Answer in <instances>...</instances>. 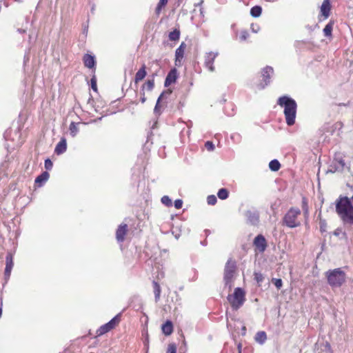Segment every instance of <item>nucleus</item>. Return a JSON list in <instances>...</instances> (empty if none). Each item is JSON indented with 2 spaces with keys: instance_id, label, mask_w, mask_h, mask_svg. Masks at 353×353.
Wrapping results in <instances>:
<instances>
[{
  "instance_id": "obj_1",
  "label": "nucleus",
  "mask_w": 353,
  "mask_h": 353,
  "mask_svg": "<svg viewBox=\"0 0 353 353\" xmlns=\"http://www.w3.org/2000/svg\"><path fill=\"white\" fill-rule=\"evenodd\" d=\"M336 212L345 224L353 225V205L347 196H340L336 201Z\"/></svg>"
},
{
  "instance_id": "obj_2",
  "label": "nucleus",
  "mask_w": 353,
  "mask_h": 353,
  "mask_svg": "<svg viewBox=\"0 0 353 353\" xmlns=\"http://www.w3.org/2000/svg\"><path fill=\"white\" fill-rule=\"evenodd\" d=\"M277 104L283 108L287 125L289 126L293 125L295 123L296 117V102L288 96H283L279 98Z\"/></svg>"
},
{
  "instance_id": "obj_3",
  "label": "nucleus",
  "mask_w": 353,
  "mask_h": 353,
  "mask_svg": "<svg viewBox=\"0 0 353 353\" xmlns=\"http://www.w3.org/2000/svg\"><path fill=\"white\" fill-rule=\"evenodd\" d=\"M327 283L332 288H340L346 281V274L340 268L329 270L325 273Z\"/></svg>"
},
{
  "instance_id": "obj_4",
  "label": "nucleus",
  "mask_w": 353,
  "mask_h": 353,
  "mask_svg": "<svg viewBox=\"0 0 353 353\" xmlns=\"http://www.w3.org/2000/svg\"><path fill=\"white\" fill-rule=\"evenodd\" d=\"M228 300L233 310H237L244 303L245 301V292L241 288H236L233 294L228 296Z\"/></svg>"
},
{
  "instance_id": "obj_5",
  "label": "nucleus",
  "mask_w": 353,
  "mask_h": 353,
  "mask_svg": "<svg viewBox=\"0 0 353 353\" xmlns=\"http://www.w3.org/2000/svg\"><path fill=\"white\" fill-rule=\"evenodd\" d=\"M301 215V210L296 208H291L285 214L283 224L290 228L298 227L301 225L298 217Z\"/></svg>"
},
{
  "instance_id": "obj_6",
  "label": "nucleus",
  "mask_w": 353,
  "mask_h": 353,
  "mask_svg": "<svg viewBox=\"0 0 353 353\" xmlns=\"http://www.w3.org/2000/svg\"><path fill=\"white\" fill-rule=\"evenodd\" d=\"M236 271V262L232 259H229L224 269V282L225 285L228 286L230 290L233 285V281L235 279Z\"/></svg>"
},
{
  "instance_id": "obj_7",
  "label": "nucleus",
  "mask_w": 353,
  "mask_h": 353,
  "mask_svg": "<svg viewBox=\"0 0 353 353\" xmlns=\"http://www.w3.org/2000/svg\"><path fill=\"white\" fill-rule=\"evenodd\" d=\"M274 73V70L270 66H266L262 70V81L256 84V87L258 90L264 89L270 83L271 76Z\"/></svg>"
},
{
  "instance_id": "obj_8",
  "label": "nucleus",
  "mask_w": 353,
  "mask_h": 353,
  "mask_svg": "<svg viewBox=\"0 0 353 353\" xmlns=\"http://www.w3.org/2000/svg\"><path fill=\"white\" fill-rule=\"evenodd\" d=\"M121 320L120 314L116 315L113 319H112L107 323L101 325L98 330L97 331V334L98 336L103 335L113 328H114L119 323Z\"/></svg>"
},
{
  "instance_id": "obj_9",
  "label": "nucleus",
  "mask_w": 353,
  "mask_h": 353,
  "mask_svg": "<svg viewBox=\"0 0 353 353\" xmlns=\"http://www.w3.org/2000/svg\"><path fill=\"white\" fill-rule=\"evenodd\" d=\"M218 55V52H209L205 54L204 65L210 72H214L215 70L213 63Z\"/></svg>"
},
{
  "instance_id": "obj_10",
  "label": "nucleus",
  "mask_w": 353,
  "mask_h": 353,
  "mask_svg": "<svg viewBox=\"0 0 353 353\" xmlns=\"http://www.w3.org/2000/svg\"><path fill=\"white\" fill-rule=\"evenodd\" d=\"M247 222L251 225H256L259 221V214L256 210H248L245 212Z\"/></svg>"
},
{
  "instance_id": "obj_11",
  "label": "nucleus",
  "mask_w": 353,
  "mask_h": 353,
  "mask_svg": "<svg viewBox=\"0 0 353 353\" xmlns=\"http://www.w3.org/2000/svg\"><path fill=\"white\" fill-rule=\"evenodd\" d=\"M254 245L260 252H263L267 247L265 237L261 234L256 236L254 240Z\"/></svg>"
},
{
  "instance_id": "obj_12",
  "label": "nucleus",
  "mask_w": 353,
  "mask_h": 353,
  "mask_svg": "<svg viewBox=\"0 0 353 353\" xmlns=\"http://www.w3.org/2000/svg\"><path fill=\"white\" fill-rule=\"evenodd\" d=\"M128 231L127 224H121L117 230L116 238L117 241L123 242L125 239V236Z\"/></svg>"
},
{
  "instance_id": "obj_13",
  "label": "nucleus",
  "mask_w": 353,
  "mask_h": 353,
  "mask_svg": "<svg viewBox=\"0 0 353 353\" xmlns=\"http://www.w3.org/2000/svg\"><path fill=\"white\" fill-rule=\"evenodd\" d=\"M6 265L5 268V276L8 279L10 276L13 268V256L11 253H8L6 258Z\"/></svg>"
},
{
  "instance_id": "obj_14",
  "label": "nucleus",
  "mask_w": 353,
  "mask_h": 353,
  "mask_svg": "<svg viewBox=\"0 0 353 353\" xmlns=\"http://www.w3.org/2000/svg\"><path fill=\"white\" fill-rule=\"evenodd\" d=\"M177 79V71L176 69L171 70L165 80L164 85L165 87L169 86L172 83H174Z\"/></svg>"
},
{
  "instance_id": "obj_15",
  "label": "nucleus",
  "mask_w": 353,
  "mask_h": 353,
  "mask_svg": "<svg viewBox=\"0 0 353 353\" xmlns=\"http://www.w3.org/2000/svg\"><path fill=\"white\" fill-rule=\"evenodd\" d=\"M67 143L65 138H61L60 141L56 145L54 152L57 154H61L66 151Z\"/></svg>"
},
{
  "instance_id": "obj_16",
  "label": "nucleus",
  "mask_w": 353,
  "mask_h": 353,
  "mask_svg": "<svg viewBox=\"0 0 353 353\" xmlns=\"http://www.w3.org/2000/svg\"><path fill=\"white\" fill-rule=\"evenodd\" d=\"M344 166L345 163L341 159L339 161L333 162L332 165H330L329 171L331 172H341L343 170Z\"/></svg>"
},
{
  "instance_id": "obj_17",
  "label": "nucleus",
  "mask_w": 353,
  "mask_h": 353,
  "mask_svg": "<svg viewBox=\"0 0 353 353\" xmlns=\"http://www.w3.org/2000/svg\"><path fill=\"white\" fill-rule=\"evenodd\" d=\"M186 48V45L184 42H182L179 47L176 50L175 57H176V62L181 61V60L183 57L184 51Z\"/></svg>"
},
{
  "instance_id": "obj_18",
  "label": "nucleus",
  "mask_w": 353,
  "mask_h": 353,
  "mask_svg": "<svg viewBox=\"0 0 353 353\" xmlns=\"http://www.w3.org/2000/svg\"><path fill=\"white\" fill-rule=\"evenodd\" d=\"M83 63L85 67L92 68L95 65L94 57L90 54H86L83 57Z\"/></svg>"
},
{
  "instance_id": "obj_19",
  "label": "nucleus",
  "mask_w": 353,
  "mask_h": 353,
  "mask_svg": "<svg viewBox=\"0 0 353 353\" xmlns=\"http://www.w3.org/2000/svg\"><path fill=\"white\" fill-rule=\"evenodd\" d=\"M330 10V5L329 1L324 0L321 7V12L325 19L329 17Z\"/></svg>"
},
{
  "instance_id": "obj_20",
  "label": "nucleus",
  "mask_w": 353,
  "mask_h": 353,
  "mask_svg": "<svg viewBox=\"0 0 353 353\" xmlns=\"http://www.w3.org/2000/svg\"><path fill=\"white\" fill-rule=\"evenodd\" d=\"M49 173L48 172H43L41 174L38 176L35 179V183L39 184V186H41L44 183H46L49 179Z\"/></svg>"
},
{
  "instance_id": "obj_21",
  "label": "nucleus",
  "mask_w": 353,
  "mask_h": 353,
  "mask_svg": "<svg viewBox=\"0 0 353 353\" xmlns=\"http://www.w3.org/2000/svg\"><path fill=\"white\" fill-rule=\"evenodd\" d=\"M146 76L145 66L143 65L136 73L134 81L136 83L143 80Z\"/></svg>"
},
{
  "instance_id": "obj_22",
  "label": "nucleus",
  "mask_w": 353,
  "mask_h": 353,
  "mask_svg": "<svg viewBox=\"0 0 353 353\" xmlns=\"http://www.w3.org/2000/svg\"><path fill=\"white\" fill-rule=\"evenodd\" d=\"M173 331V327H172V323L171 321H166V323H165L163 325H162V332L165 334V335H170L171 334V333Z\"/></svg>"
},
{
  "instance_id": "obj_23",
  "label": "nucleus",
  "mask_w": 353,
  "mask_h": 353,
  "mask_svg": "<svg viewBox=\"0 0 353 353\" xmlns=\"http://www.w3.org/2000/svg\"><path fill=\"white\" fill-rule=\"evenodd\" d=\"M267 339L266 333L263 331L258 332L255 336V341L259 344H263Z\"/></svg>"
},
{
  "instance_id": "obj_24",
  "label": "nucleus",
  "mask_w": 353,
  "mask_h": 353,
  "mask_svg": "<svg viewBox=\"0 0 353 353\" xmlns=\"http://www.w3.org/2000/svg\"><path fill=\"white\" fill-rule=\"evenodd\" d=\"M333 29V22H329L323 29L324 35L327 37H330L332 36V32Z\"/></svg>"
},
{
  "instance_id": "obj_25",
  "label": "nucleus",
  "mask_w": 353,
  "mask_h": 353,
  "mask_svg": "<svg viewBox=\"0 0 353 353\" xmlns=\"http://www.w3.org/2000/svg\"><path fill=\"white\" fill-rule=\"evenodd\" d=\"M262 12V8L261 6H255L250 10V14L254 17H259Z\"/></svg>"
},
{
  "instance_id": "obj_26",
  "label": "nucleus",
  "mask_w": 353,
  "mask_h": 353,
  "mask_svg": "<svg viewBox=\"0 0 353 353\" xmlns=\"http://www.w3.org/2000/svg\"><path fill=\"white\" fill-rule=\"evenodd\" d=\"M152 283H153L155 300L157 301L160 298L161 287H160L159 284L156 281H153Z\"/></svg>"
},
{
  "instance_id": "obj_27",
  "label": "nucleus",
  "mask_w": 353,
  "mask_h": 353,
  "mask_svg": "<svg viewBox=\"0 0 353 353\" xmlns=\"http://www.w3.org/2000/svg\"><path fill=\"white\" fill-rule=\"evenodd\" d=\"M281 164L276 159L272 160L269 163V168L272 171L276 172L280 169Z\"/></svg>"
},
{
  "instance_id": "obj_28",
  "label": "nucleus",
  "mask_w": 353,
  "mask_h": 353,
  "mask_svg": "<svg viewBox=\"0 0 353 353\" xmlns=\"http://www.w3.org/2000/svg\"><path fill=\"white\" fill-rule=\"evenodd\" d=\"M69 130H70V133L71 136L72 137H74L79 132V128L77 127V124L75 123L74 122H72L70 125Z\"/></svg>"
},
{
  "instance_id": "obj_29",
  "label": "nucleus",
  "mask_w": 353,
  "mask_h": 353,
  "mask_svg": "<svg viewBox=\"0 0 353 353\" xmlns=\"http://www.w3.org/2000/svg\"><path fill=\"white\" fill-rule=\"evenodd\" d=\"M180 32L179 30L175 29L172 32H170L169 34V39L170 41H177L179 39Z\"/></svg>"
},
{
  "instance_id": "obj_30",
  "label": "nucleus",
  "mask_w": 353,
  "mask_h": 353,
  "mask_svg": "<svg viewBox=\"0 0 353 353\" xmlns=\"http://www.w3.org/2000/svg\"><path fill=\"white\" fill-rule=\"evenodd\" d=\"M217 196L222 200L225 199L228 197V191L225 188H221L219 190Z\"/></svg>"
},
{
  "instance_id": "obj_31",
  "label": "nucleus",
  "mask_w": 353,
  "mask_h": 353,
  "mask_svg": "<svg viewBox=\"0 0 353 353\" xmlns=\"http://www.w3.org/2000/svg\"><path fill=\"white\" fill-rule=\"evenodd\" d=\"M154 86V81L153 79L148 80L143 86V90L146 88L148 90H152Z\"/></svg>"
},
{
  "instance_id": "obj_32",
  "label": "nucleus",
  "mask_w": 353,
  "mask_h": 353,
  "mask_svg": "<svg viewBox=\"0 0 353 353\" xmlns=\"http://www.w3.org/2000/svg\"><path fill=\"white\" fill-rule=\"evenodd\" d=\"M161 202L163 204L168 207L171 206L172 205V200L168 196H163L161 198Z\"/></svg>"
},
{
  "instance_id": "obj_33",
  "label": "nucleus",
  "mask_w": 353,
  "mask_h": 353,
  "mask_svg": "<svg viewBox=\"0 0 353 353\" xmlns=\"http://www.w3.org/2000/svg\"><path fill=\"white\" fill-rule=\"evenodd\" d=\"M163 96H164V93H162L157 99V101L156 105L154 107V110L155 114H159V108H160L159 103H160V101L163 99Z\"/></svg>"
},
{
  "instance_id": "obj_34",
  "label": "nucleus",
  "mask_w": 353,
  "mask_h": 353,
  "mask_svg": "<svg viewBox=\"0 0 353 353\" xmlns=\"http://www.w3.org/2000/svg\"><path fill=\"white\" fill-rule=\"evenodd\" d=\"M168 0H160L158 5H157V7L156 8V12L157 14H159L160 12V11L161 10V8L162 7H163L164 6H165V4L168 3Z\"/></svg>"
},
{
  "instance_id": "obj_35",
  "label": "nucleus",
  "mask_w": 353,
  "mask_h": 353,
  "mask_svg": "<svg viewBox=\"0 0 353 353\" xmlns=\"http://www.w3.org/2000/svg\"><path fill=\"white\" fill-rule=\"evenodd\" d=\"M207 201H208V203L209 205H214L216 201H217V199H216V197L214 196V195H210L208 196L207 198Z\"/></svg>"
},
{
  "instance_id": "obj_36",
  "label": "nucleus",
  "mask_w": 353,
  "mask_h": 353,
  "mask_svg": "<svg viewBox=\"0 0 353 353\" xmlns=\"http://www.w3.org/2000/svg\"><path fill=\"white\" fill-rule=\"evenodd\" d=\"M166 353H176V346L174 343L169 344Z\"/></svg>"
},
{
  "instance_id": "obj_37",
  "label": "nucleus",
  "mask_w": 353,
  "mask_h": 353,
  "mask_svg": "<svg viewBox=\"0 0 353 353\" xmlns=\"http://www.w3.org/2000/svg\"><path fill=\"white\" fill-rule=\"evenodd\" d=\"M249 37V33L246 30H243L240 32L239 39L241 41H245Z\"/></svg>"
},
{
  "instance_id": "obj_38",
  "label": "nucleus",
  "mask_w": 353,
  "mask_h": 353,
  "mask_svg": "<svg viewBox=\"0 0 353 353\" xmlns=\"http://www.w3.org/2000/svg\"><path fill=\"white\" fill-rule=\"evenodd\" d=\"M272 282L277 289H280L282 287L283 282L281 279H272Z\"/></svg>"
},
{
  "instance_id": "obj_39",
  "label": "nucleus",
  "mask_w": 353,
  "mask_h": 353,
  "mask_svg": "<svg viewBox=\"0 0 353 353\" xmlns=\"http://www.w3.org/2000/svg\"><path fill=\"white\" fill-rule=\"evenodd\" d=\"M319 224H320V230H321V232H325L326 231V228H327L326 221L325 220L321 219L320 222H319Z\"/></svg>"
},
{
  "instance_id": "obj_40",
  "label": "nucleus",
  "mask_w": 353,
  "mask_h": 353,
  "mask_svg": "<svg viewBox=\"0 0 353 353\" xmlns=\"http://www.w3.org/2000/svg\"><path fill=\"white\" fill-rule=\"evenodd\" d=\"M254 279L257 281V283H261L263 280V276L260 272H255Z\"/></svg>"
},
{
  "instance_id": "obj_41",
  "label": "nucleus",
  "mask_w": 353,
  "mask_h": 353,
  "mask_svg": "<svg viewBox=\"0 0 353 353\" xmlns=\"http://www.w3.org/2000/svg\"><path fill=\"white\" fill-rule=\"evenodd\" d=\"M44 165H45V168H46V170H51V169H52V161H51V160H50V159H47L45 161V164H44Z\"/></svg>"
},
{
  "instance_id": "obj_42",
  "label": "nucleus",
  "mask_w": 353,
  "mask_h": 353,
  "mask_svg": "<svg viewBox=\"0 0 353 353\" xmlns=\"http://www.w3.org/2000/svg\"><path fill=\"white\" fill-rule=\"evenodd\" d=\"M205 146L209 151H212L214 149V145L211 141H207L205 144Z\"/></svg>"
},
{
  "instance_id": "obj_43",
  "label": "nucleus",
  "mask_w": 353,
  "mask_h": 353,
  "mask_svg": "<svg viewBox=\"0 0 353 353\" xmlns=\"http://www.w3.org/2000/svg\"><path fill=\"white\" fill-rule=\"evenodd\" d=\"M333 234L336 236H340L341 234H342L343 236H345V233L343 232L342 229L341 228H337L336 229L334 232H333Z\"/></svg>"
},
{
  "instance_id": "obj_44",
  "label": "nucleus",
  "mask_w": 353,
  "mask_h": 353,
  "mask_svg": "<svg viewBox=\"0 0 353 353\" xmlns=\"http://www.w3.org/2000/svg\"><path fill=\"white\" fill-rule=\"evenodd\" d=\"M182 205H183V201L181 199H176L174 201V207L176 209H181L182 208Z\"/></svg>"
},
{
  "instance_id": "obj_45",
  "label": "nucleus",
  "mask_w": 353,
  "mask_h": 353,
  "mask_svg": "<svg viewBox=\"0 0 353 353\" xmlns=\"http://www.w3.org/2000/svg\"><path fill=\"white\" fill-rule=\"evenodd\" d=\"M91 87L92 88L96 91L97 90V81L94 77L91 79Z\"/></svg>"
},
{
  "instance_id": "obj_46",
  "label": "nucleus",
  "mask_w": 353,
  "mask_h": 353,
  "mask_svg": "<svg viewBox=\"0 0 353 353\" xmlns=\"http://www.w3.org/2000/svg\"><path fill=\"white\" fill-rule=\"evenodd\" d=\"M325 348L328 352V353H333L331 345L329 343H326L325 345Z\"/></svg>"
},
{
  "instance_id": "obj_47",
  "label": "nucleus",
  "mask_w": 353,
  "mask_h": 353,
  "mask_svg": "<svg viewBox=\"0 0 353 353\" xmlns=\"http://www.w3.org/2000/svg\"><path fill=\"white\" fill-rule=\"evenodd\" d=\"M142 95H143V97L141 98V102L142 103H143L145 101L146 99H145V97H144V92H143V93H142Z\"/></svg>"
},
{
  "instance_id": "obj_48",
  "label": "nucleus",
  "mask_w": 353,
  "mask_h": 353,
  "mask_svg": "<svg viewBox=\"0 0 353 353\" xmlns=\"http://www.w3.org/2000/svg\"><path fill=\"white\" fill-rule=\"evenodd\" d=\"M351 201V203L353 205V196L351 198H349Z\"/></svg>"
},
{
  "instance_id": "obj_49",
  "label": "nucleus",
  "mask_w": 353,
  "mask_h": 353,
  "mask_svg": "<svg viewBox=\"0 0 353 353\" xmlns=\"http://www.w3.org/2000/svg\"><path fill=\"white\" fill-rule=\"evenodd\" d=\"M1 315H2V308L0 306V317L1 316Z\"/></svg>"
},
{
  "instance_id": "obj_50",
  "label": "nucleus",
  "mask_w": 353,
  "mask_h": 353,
  "mask_svg": "<svg viewBox=\"0 0 353 353\" xmlns=\"http://www.w3.org/2000/svg\"><path fill=\"white\" fill-rule=\"evenodd\" d=\"M252 30H253V32H258V30H256V28H252Z\"/></svg>"
},
{
  "instance_id": "obj_51",
  "label": "nucleus",
  "mask_w": 353,
  "mask_h": 353,
  "mask_svg": "<svg viewBox=\"0 0 353 353\" xmlns=\"http://www.w3.org/2000/svg\"><path fill=\"white\" fill-rule=\"evenodd\" d=\"M252 30H253V32H258V30H256V28H252Z\"/></svg>"
},
{
  "instance_id": "obj_52",
  "label": "nucleus",
  "mask_w": 353,
  "mask_h": 353,
  "mask_svg": "<svg viewBox=\"0 0 353 353\" xmlns=\"http://www.w3.org/2000/svg\"><path fill=\"white\" fill-rule=\"evenodd\" d=\"M305 210V212L307 213V209H304Z\"/></svg>"
},
{
  "instance_id": "obj_53",
  "label": "nucleus",
  "mask_w": 353,
  "mask_h": 353,
  "mask_svg": "<svg viewBox=\"0 0 353 353\" xmlns=\"http://www.w3.org/2000/svg\"><path fill=\"white\" fill-rule=\"evenodd\" d=\"M243 331H245V327H243Z\"/></svg>"
}]
</instances>
